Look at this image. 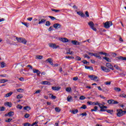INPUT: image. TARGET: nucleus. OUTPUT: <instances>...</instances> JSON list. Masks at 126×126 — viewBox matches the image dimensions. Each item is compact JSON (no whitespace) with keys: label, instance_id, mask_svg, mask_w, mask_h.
Instances as JSON below:
<instances>
[{"label":"nucleus","instance_id":"obj_64","mask_svg":"<svg viewBox=\"0 0 126 126\" xmlns=\"http://www.w3.org/2000/svg\"><path fill=\"white\" fill-rule=\"evenodd\" d=\"M114 67H115V68H116V69H120V67H119V66H118L117 65H115Z\"/></svg>","mask_w":126,"mask_h":126},{"label":"nucleus","instance_id":"obj_18","mask_svg":"<svg viewBox=\"0 0 126 126\" xmlns=\"http://www.w3.org/2000/svg\"><path fill=\"white\" fill-rule=\"evenodd\" d=\"M12 94H13V92H11L10 93H8V94H6L5 95H4V97L5 98H7L8 97H10V95H12Z\"/></svg>","mask_w":126,"mask_h":126},{"label":"nucleus","instance_id":"obj_40","mask_svg":"<svg viewBox=\"0 0 126 126\" xmlns=\"http://www.w3.org/2000/svg\"><path fill=\"white\" fill-rule=\"evenodd\" d=\"M24 117L26 119H28V118H29V117H30V115L28 113H26Z\"/></svg>","mask_w":126,"mask_h":126},{"label":"nucleus","instance_id":"obj_13","mask_svg":"<svg viewBox=\"0 0 126 126\" xmlns=\"http://www.w3.org/2000/svg\"><path fill=\"white\" fill-rule=\"evenodd\" d=\"M45 62L49 63L51 65H54V63H53V60H52V59L51 58H48L45 61Z\"/></svg>","mask_w":126,"mask_h":126},{"label":"nucleus","instance_id":"obj_16","mask_svg":"<svg viewBox=\"0 0 126 126\" xmlns=\"http://www.w3.org/2000/svg\"><path fill=\"white\" fill-rule=\"evenodd\" d=\"M77 13L78 14V15H80V16H81L82 17H85V15H84V13L81 11H78L77 12Z\"/></svg>","mask_w":126,"mask_h":126},{"label":"nucleus","instance_id":"obj_20","mask_svg":"<svg viewBox=\"0 0 126 126\" xmlns=\"http://www.w3.org/2000/svg\"><path fill=\"white\" fill-rule=\"evenodd\" d=\"M46 20L45 19H43L41 20V21H39L38 22V24H43V23H45L46 22Z\"/></svg>","mask_w":126,"mask_h":126},{"label":"nucleus","instance_id":"obj_25","mask_svg":"<svg viewBox=\"0 0 126 126\" xmlns=\"http://www.w3.org/2000/svg\"><path fill=\"white\" fill-rule=\"evenodd\" d=\"M72 99H73L72 96H68L67 97V101L68 102H71V101H72Z\"/></svg>","mask_w":126,"mask_h":126},{"label":"nucleus","instance_id":"obj_26","mask_svg":"<svg viewBox=\"0 0 126 126\" xmlns=\"http://www.w3.org/2000/svg\"><path fill=\"white\" fill-rule=\"evenodd\" d=\"M81 62L83 63L84 64H86L87 65H88V64H89V62H87V61L86 60L82 61Z\"/></svg>","mask_w":126,"mask_h":126},{"label":"nucleus","instance_id":"obj_60","mask_svg":"<svg viewBox=\"0 0 126 126\" xmlns=\"http://www.w3.org/2000/svg\"><path fill=\"white\" fill-rule=\"evenodd\" d=\"M87 104L89 105H93V102L92 101H88Z\"/></svg>","mask_w":126,"mask_h":126},{"label":"nucleus","instance_id":"obj_8","mask_svg":"<svg viewBox=\"0 0 126 126\" xmlns=\"http://www.w3.org/2000/svg\"><path fill=\"white\" fill-rule=\"evenodd\" d=\"M60 41L63 42V43H68L70 42V41L68 40L67 38H60L59 39Z\"/></svg>","mask_w":126,"mask_h":126},{"label":"nucleus","instance_id":"obj_14","mask_svg":"<svg viewBox=\"0 0 126 126\" xmlns=\"http://www.w3.org/2000/svg\"><path fill=\"white\" fill-rule=\"evenodd\" d=\"M41 84L43 85H51V83L49 81H44L42 82Z\"/></svg>","mask_w":126,"mask_h":126},{"label":"nucleus","instance_id":"obj_47","mask_svg":"<svg viewBox=\"0 0 126 126\" xmlns=\"http://www.w3.org/2000/svg\"><path fill=\"white\" fill-rule=\"evenodd\" d=\"M100 112H107V109H104V108L101 107V108H100Z\"/></svg>","mask_w":126,"mask_h":126},{"label":"nucleus","instance_id":"obj_39","mask_svg":"<svg viewBox=\"0 0 126 126\" xmlns=\"http://www.w3.org/2000/svg\"><path fill=\"white\" fill-rule=\"evenodd\" d=\"M98 103H99V101L93 102V105L94 106H97V105H98Z\"/></svg>","mask_w":126,"mask_h":126},{"label":"nucleus","instance_id":"obj_2","mask_svg":"<svg viewBox=\"0 0 126 126\" xmlns=\"http://www.w3.org/2000/svg\"><path fill=\"white\" fill-rule=\"evenodd\" d=\"M113 25V23L112 21H107L105 23H104V27L106 29H108Z\"/></svg>","mask_w":126,"mask_h":126},{"label":"nucleus","instance_id":"obj_29","mask_svg":"<svg viewBox=\"0 0 126 126\" xmlns=\"http://www.w3.org/2000/svg\"><path fill=\"white\" fill-rule=\"evenodd\" d=\"M85 67L86 69H91V70H93V67L92 66H85Z\"/></svg>","mask_w":126,"mask_h":126},{"label":"nucleus","instance_id":"obj_19","mask_svg":"<svg viewBox=\"0 0 126 126\" xmlns=\"http://www.w3.org/2000/svg\"><path fill=\"white\" fill-rule=\"evenodd\" d=\"M5 82H8V80L1 79L0 80V83H5Z\"/></svg>","mask_w":126,"mask_h":126},{"label":"nucleus","instance_id":"obj_43","mask_svg":"<svg viewBox=\"0 0 126 126\" xmlns=\"http://www.w3.org/2000/svg\"><path fill=\"white\" fill-rule=\"evenodd\" d=\"M36 58L38 59V60H42L43 59L42 56H37Z\"/></svg>","mask_w":126,"mask_h":126},{"label":"nucleus","instance_id":"obj_17","mask_svg":"<svg viewBox=\"0 0 126 126\" xmlns=\"http://www.w3.org/2000/svg\"><path fill=\"white\" fill-rule=\"evenodd\" d=\"M102 59H103V60H105V61H106V62H108V63H111L112 62L111 61V59L107 57H103Z\"/></svg>","mask_w":126,"mask_h":126},{"label":"nucleus","instance_id":"obj_48","mask_svg":"<svg viewBox=\"0 0 126 126\" xmlns=\"http://www.w3.org/2000/svg\"><path fill=\"white\" fill-rule=\"evenodd\" d=\"M80 116H82L83 117L87 116V113L86 112L83 113L82 114H80Z\"/></svg>","mask_w":126,"mask_h":126},{"label":"nucleus","instance_id":"obj_58","mask_svg":"<svg viewBox=\"0 0 126 126\" xmlns=\"http://www.w3.org/2000/svg\"><path fill=\"white\" fill-rule=\"evenodd\" d=\"M38 71H39V70H37V69H33V73H37Z\"/></svg>","mask_w":126,"mask_h":126},{"label":"nucleus","instance_id":"obj_23","mask_svg":"<svg viewBox=\"0 0 126 126\" xmlns=\"http://www.w3.org/2000/svg\"><path fill=\"white\" fill-rule=\"evenodd\" d=\"M107 113H108V114H110V115H113V112H114V110H110V109H106Z\"/></svg>","mask_w":126,"mask_h":126},{"label":"nucleus","instance_id":"obj_62","mask_svg":"<svg viewBox=\"0 0 126 126\" xmlns=\"http://www.w3.org/2000/svg\"><path fill=\"white\" fill-rule=\"evenodd\" d=\"M94 112H97V111H98V107H97V106H94Z\"/></svg>","mask_w":126,"mask_h":126},{"label":"nucleus","instance_id":"obj_44","mask_svg":"<svg viewBox=\"0 0 126 126\" xmlns=\"http://www.w3.org/2000/svg\"><path fill=\"white\" fill-rule=\"evenodd\" d=\"M52 11H55V12H60V11H61V10H57V9H51Z\"/></svg>","mask_w":126,"mask_h":126},{"label":"nucleus","instance_id":"obj_31","mask_svg":"<svg viewBox=\"0 0 126 126\" xmlns=\"http://www.w3.org/2000/svg\"><path fill=\"white\" fill-rule=\"evenodd\" d=\"M80 109H83V110H86V109H87V106H86V105L83 104L82 106L80 107Z\"/></svg>","mask_w":126,"mask_h":126},{"label":"nucleus","instance_id":"obj_41","mask_svg":"<svg viewBox=\"0 0 126 126\" xmlns=\"http://www.w3.org/2000/svg\"><path fill=\"white\" fill-rule=\"evenodd\" d=\"M94 81H99V79L98 78V77L94 76Z\"/></svg>","mask_w":126,"mask_h":126},{"label":"nucleus","instance_id":"obj_32","mask_svg":"<svg viewBox=\"0 0 126 126\" xmlns=\"http://www.w3.org/2000/svg\"><path fill=\"white\" fill-rule=\"evenodd\" d=\"M45 26H48V27L50 26H51V22H50V21H46V24H45Z\"/></svg>","mask_w":126,"mask_h":126},{"label":"nucleus","instance_id":"obj_34","mask_svg":"<svg viewBox=\"0 0 126 126\" xmlns=\"http://www.w3.org/2000/svg\"><path fill=\"white\" fill-rule=\"evenodd\" d=\"M22 24H23V25H25V26H26L27 28L29 26V23H28L22 22Z\"/></svg>","mask_w":126,"mask_h":126},{"label":"nucleus","instance_id":"obj_54","mask_svg":"<svg viewBox=\"0 0 126 126\" xmlns=\"http://www.w3.org/2000/svg\"><path fill=\"white\" fill-rule=\"evenodd\" d=\"M66 59H74V57L73 56H66Z\"/></svg>","mask_w":126,"mask_h":126},{"label":"nucleus","instance_id":"obj_24","mask_svg":"<svg viewBox=\"0 0 126 126\" xmlns=\"http://www.w3.org/2000/svg\"><path fill=\"white\" fill-rule=\"evenodd\" d=\"M60 88L57 87H52V89L54 90V91H59V90H60Z\"/></svg>","mask_w":126,"mask_h":126},{"label":"nucleus","instance_id":"obj_15","mask_svg":"<svg viewBox=\"0 0 126 126\" xmlns=\"http://www.w3.org/2000/svg\"><path fill=\"white\" fill-rule=\"evenodd\" d=\"M5 106H8L9 108H11L12 107V103L11 102H7L4 103Z\"/></svg>","mask_w":126,"mask_h":126},{"label":"nucleus","instance_id":"obj_33","mask_svg":"<svg viewBox=\"0 0 126 126\" xmlns=\"http://www.w3.org/2000/svg\"><path fill=\"white\" fill-rule=\"evenodd\" d=\"M6 65V64L4 62L1 63V67H4Z\"/></svg>","mask_w":126,"mask_h":126},{"label":"nucleus","instance_id":"obj_63","mask_svg":"<svg viewBox=\"0 0 126 126\" xmlns=\"http://www.w3.org/2000/svg\"><path fill=\"white\" fill-rule=\"evenodd\" d=\"M88 55H90V56H91V57L93 56L94 55V53H91V52H88Z\"/></svg>","mask_w":126,"mask_h":126},{"label":"nucleus","instance_id":"obj_61","mask_svg":"<svg viewBox=\"0 0 126 126\" xmlns=\"http://www.w3.org/2000/svg\"><path fill=\"white\" fill-rule=\"evenodd\" d=\"M77 79H78V77L77 76L73 78V80H74V81H76Z\"/></svg>","mask_w":126,"mask_h":126},{"label":"nucleus","instance_id":"obj_36","mask_svg":"<svg viewBox=\"0 0 126 126\" xmlns=\"http://www.w3.org/2000/svg\"><path fill=\"white\" fill-rule=\"evenodd\" d=\"M95 75H91L89 76V78H90L92 80H94V77Z\"/></svg>","mask_w":126,"mask_h":126},{"label":"nucleus","instance_id":"obj_12","mask_svg":"<svg viewBox=\"0 0 126 126\" xmlns=\"http://www.w3.org/2000/svg\"><path fill=\"white\" fill-rule=\"evenodd\" d=\"M71 43H72L73 45H78V46L80 45V43L77 40H71Z\"/></svg>","mask_w":126,"mask_h":126},{"label":"nucleus","instance_id":"obj_11","mask_svg":"<svg viewBox=\"0 0 126 126\" xmlns=\"http://www.w3.org/2000/svg\"><path fill=\"white\" fill-rule=\"evenodd\" d=\"M61 24L58 23H56L53 25L54 28H55V29H59L61 28Z\"/></svg>","mask_w":126,"mask_h":126},{"label":"nucleus","instance_id":"obj_28","mask_svg":"<svg viewBox=\"0 0 126 126\" xmlns=\"http://www.w3.org/2000/svg\"><path fill=\"white\" fill-rule=\"evenodd\" d=\"M8 115L9 117H12L14 115V112L13 111H10L9 113H8Z\"/></svg>","mask_w":126,"mask_h":126},{"label":"nucleus","instance_id":"obj_42","mask_svg":"<svg viewBox=\"0 0 126 126\" xmlns=\"http://www.w3.org/2000/svg\"><path fill=\"white\" fill-rule=\"evenodd\" d=\"M4 110H5V107L2 106V107H0V111L1 112H2L3 111H4Z\"/></svg>","mask_w":126,"mask_h":126},{"label":"nucleus","instance_id":"obj_49","mask_svg":"<svg viewBox=\"0 0 126 126\" xmlns=\"http://www.w3.org/2000/svg\"><path fill=\"white\" fill-rule=\"evenodd\" d=\"M75 60L76 61H81V58L79 56H76Z\"/></svg>","mask_w":126,"mask_h":126},{"label":"nucleus","instance_id":"obj_51","mask_svg":"<svg viewBox=\"0 0 126 126\" xmlns=\"http://www.w3.org/2000/svg\"><path fill=\"white\" fill-rule=\"evenodd\" d=\"M86 97L83 96V95H82L80 97L79 99L80 100H84L85 99H86Z\"/></svg>","mask_w":126,"mask_h":126},{"label":"nucleus","instance_id":"obj_35","mask_svg":"<svg viewBox=\"0 0 126 126\" xmlns=\"http://www.w3.org/2000/svg\"><path fill=\"white\" fill-rule=\"evenodd\" d=\"M114 90H115V91H117V92H120L121 90V88H120L115 87L114 88Z\"/></svg>","mask_w":126,"mask_h":126},{"label":"nucleus","instance_id":"obj_53","mask_svg":"<svg viewBox=\"0 0 126 126\" xmlns=\"http://www.w3.org/2000/svg\"><path fill=\"white\" fill-rule=\"evenodd\" d=\"M24 126H30V123H26L23 124Z\"/></svg>","mask_w":126,"mask_h":126},{"label":"nucleus","instance_id":"obj_46","mask_svg":"<svg viewBox=\"0 0 126 126\" xmlns=\"http://www.w3.org/2000/svg\"><path fill=\"white\" fill-rule=\"evenodd\" d=\"M48 17L49 18H50L51 20H56V18H55V17H53L52 16H49Z\"/></svg>","mask_w":126,"mask_h":126},{"label":"nucleus","instance_id":"obj_22","mask_svg":"<svg viewBox=\"0 0 126 126\" xmlns=\"http://www.w3.org/2000/svg\"><path fill=\"white\" fill-rule=\"evenodd\" d=\"M71 114H75L78 113V110L75 109V110L70 111Z\"/></svg>","mask_w":126,"mask_h":126},{"label":"nucleus","instance_id":"obj_4","mask_svg":"<svg viewBox=\"0 0 126 126\" xmlns=\"http://www.w3.org/2000/svg\"><path fill=\"white\" fill-rule=\"evenodd\" d=\"M107 103L109 104V105H115L117 104H119V102L114 100V99H109L108 100H107Z\"/></svg>","mask_w":126,"mask_h":126},{"label":"nucleus","instance_id":"obj_30","mask_svg":"<svg viewBox=\"0 0 126 126\" xmlns=\"http://www.w3.org/2000/svg\"><path fill=\"white\" fill-rule=\"evenodd\" d=\"M66 92H71V91H72V90H71V88L67 87L66 88Z\"/></svg>","mask_w":126,"mask_h":126},{"label":"nucleus","instance_id":"obj_37","mask_svg":"<svg viewBox=\"0 0 126 126\" xmlns=\"http://www.w3.org/2000/svg\"><path fill=\"white\" fill-rule=\"evenodd\" d=\"M55 111L57 112V113H60V112H61V109H60L59 107H56Z\"/></svg>","mask_w":126,"mask_h":126},{"label":"nucleus","instance_id":"obj_6","mask_svg":"<svg viewBox=\"0 0 126 126\" xmlns=\"http://www.w3.org/2000/svg\"><path fill=\"white\" fill-rule=\"evenodd\" d=\"M48 45L50 48H52V49H58L60 48V45H57L56 43H49Z\"/></svg>","mask_w":126,"mask_h":126},{"label":"nucleus","instance_id":"obj_52","mask_svg":"<svg viewBox=\"0 0 126 126\" xmlns=\"http://www.w3.org/2000/svg\"><path fill=\"white\" fill-rule=\"evenodd\" d=\"M97 105L98 106V107H99V108L101 109V108H103V106H104L103 105V104H102V103H99V102H98V104H97Z\"/></svg>","mask_w":126,"mask_h":126},{"label":"nucleus","instance_id":"obj_57","mask_svg":"<svg viewBox=\"0 0 126 126\" xmlns=\"http://www.w3.org/2000/svg\"><path fill=\"white\" fill-rule=\"evenodd\" d=\"M53 30H54L53 27H52V26L50 27L48 29V31L51 32V31H53Z\"/></svg>","mask_w":126,"mask_h":126},{"label":"nucleus","instance_id":"obj_1","mask_svg":"<svg viewBox=\"0 0 126 126\" xmlns=\"http://www.w3.org/2000/svg\"><path fill=\"white\" fill-rule=\"evenodd\" d=\"M16 40H17L18 43H22V44H24V45H26V44H27V40H26V39L24 38H18L17 37H16Z\"/></svg>","mask_w":126,"mask_h":126},{"label":"nucleus","instance_id":"obj_56","mask_svg":"<svg viewBox=\"0 0 126 126\" xmlns=\"http://www.w3.org/2000/svg\"><path fill=\"white\" fill-rule=\"evenodd\" d=\"M104 84H105V85H111V82L107 81L104 83Z\"/></svg>","mask_w":126,"mask_h":126},{"label":"nucleus","instance_id":"obj_7","mask_svg":"<svg viewBox=\"0 0 126 126\" xmlns=\"http://www.w3.org/2000/svg\"><path fill=\"white\" fill-rule=\"evenodd\" d=\"M116 61L117 62H120V61H126V57H124L123 56H120L115 58Z\"/></svg>","mask_w":126,"mask_h":126},{"label":"nucleus","instance_id":"obj_21","mask_svg":"<svg viewBox=\"0 0 126 126\" xmlns=\"http://www.w3.org/2000/svg\"><path fill=\"white\" fill-rule=\"evenodd\" d=\"M99 55H103V56H105V57H109V54L103 52H99Z\"/></svg>","mask_w":126,"mask_h":126},{"label":"nucleus","instance_id":"obj_45","mask_svg":"<svg viewBox=\"0 0 126 126\" xmlns=\"http://www.w3.org/2000/svg\"><path fill=\"white\" fill-rule=\"evenodd\" d=\"M11 121H12V119H11V118H9V119H8L7 120H5V122L6 123H10V122H11Z\"/></svg>","mask_w":126,"mask_h":126},{"label":"nucleus","instance_id":"obj_38","mask_svg":"<svg viewBox=\"0 0 126 126\" xmlns=\"http://www.w3.org/2000/svg\"><path fill=\"white\" fill-rule=\"evenodd\" d=\"M119 97H121L122 98H125V99H126V94H122L119 95Z\"/></svg>","mask_w":126,"mask_h":126},{"label":"nucleus","instance_id":"obj_5","mask_svg":"<svg viewBox=\"0 0 126 126\" xmlns=\"http://www.w3.org/2000/svg\"><path fill=\"white\" fill-rule=\"evenodd\" d=\"M117 112L118 113H117V117H123L124 116V111H123L122 109H117Z\"/></svg>","mask_w":126,"mask_h":126},{"label":"nucleus","instance_id":"obj_3","mask_svg":"<svg viewBox=\"0 0 126 126\" xmlns=\"http://www.w3.org/2000/svg\"><path fill=\"white\" fill-rule=\"evenodd\" d=\"M88 25L90 26V28L92 29L94 31H97V29L94 27V23L92 21H90L89 23H88Z\"/></svg>","mask_w":126,"mask_h":126},{"label":"nucleus","instance_id":"obj_55","mask_svg":"<svg viewBox=\"0 0 126 126\" xmlns=\"http://www.w3.org/2000/svg\"><path fill=\"white\" fill-rule=\"evenodd\" d=\"M85 14L86 17H89V13L88 12V11H86L85 12Z\"/></svg>","mask_w":126,"mask_h":126},{"label":"nucleus","instance_id":"obj_10","mask_svg":"<svg viewBox=\"0 0 126 126\" xmlns=\"http://www.w3.org/2000/svg\"><path fill=\"white\" fill-rule=\"evenodd\" d=\"M106 66L112 70H114V66L110 63H106Z\"/></svg>","mask_w":126,"mask_h":126},{"label":"nucleus","instance_id":"obj_27","mask_svg":"<svg viewBox=\"0 0 126 126\" xmlns=\"http://www.w3.org/2000/svg\"><path fill=\"white\" fill-rule=\"evenodd\" d=\"M24 110H25L26 111H30L31 110V108L29 106H25L24 107Z\"/></svg>","mask_w":126,"mask_h":126},{"label":"nucleus","instance_id":"obj_9","mask_svg":"<svg viewBox=\"0 0 126 126\" xmlns=\"http://www.w3.org/2000/svg\"><path fill=\"white\" fill-rule=\"evenodd\" d=\"M100 68L102 69V70L105 71V72H110V71L109 69L107 68L105 66H101Z\"/></svg>","mask_w":126,"mask_h":126},{"label":"nucleus","instance_id":"obj_50","mask_svg":"<svg viewBox=\"0 0 126 126\" xmlns=\"http://www.w3.org/2000/svg\"><path fill=\"white\" fill-rule=\"evenodd\" d=\"M23 97V96H22L21 94H18L17 96V99H21V98H22Z\"/></svg>","mask_w":126,"mask_h":126},{"label":"nucleus","instance_id":"obj_59","mask_svg":"<svg viewBox=\"0 0 126 126\" xmlns=\"http://www.w3.org/2000/svg\"><path fill=\"white\" fill-rule=\"evenodd\" d=\"M17 109H20V110H21V109H22V106L19 104L17 106Z\"/></svg>","mask_w":126,"mask_h":126}]
</instances>
